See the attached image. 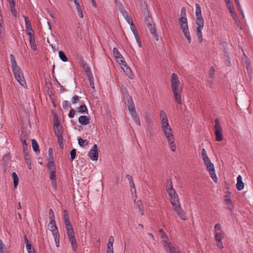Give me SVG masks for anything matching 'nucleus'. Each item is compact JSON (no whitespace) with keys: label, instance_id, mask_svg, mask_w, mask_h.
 <instances>
[{"label":"nucleus","instance_id":"nucleus-1","mask_svg":"<svg viewBox=\"0 0 253 253\" xmlns=\"http://www.w3.org/2000/svg\"><path fill=\"white\" fill-rule=\"evenodd\" d=\"M10 58L13 73L15 79L22 86L25 87L26 83L23 72L20 68L18 66L14 56L13 54H10Z\"/></svg>","mask_w":253,"mask_h":253},{"label":"nucleus","instance_id":"nucleus-2","mask_svg":"<svg viewBox=\"0 0 253 253\" xmlns=\"http://www.w3.org/2000/svg\"><path fill=\"white\" fill-rule=\"evenodd\" d=\"M144 15L145 16L144 22L145 25L149 29V31L154 39L156 41H158L159 39V36L157 33L156 29L151 16L150 15L148 12H145Z\"/></svg>","mask_w":253,"mask_h":253},{"label":"nucleus","instance_id":"nucleus-3","mask_svg":"<svg viewBox=\"0 0 253 253\" xmlns=\"http://www.w3.org/2000/svg\"><path fill=\"white\" fill-rule=\"evenodd\" d=\"M169 200L173 210L176 212L179 217L184 220H186V214L181 207L179 198L177 197L176 199L174 198Z\"/></svg>","mask_w":253,"mask_h":253},{"label":"nucleus","instance_id":"nucleus-4","mask_svg":"<svg viewBox=\"0 0 253 253\" xmlns=\"http://www.w3.org/2000/svg\"><path fill=\"white\" fill-rule=\"evenodd\" d=\"M171 91H182V88L180 86V82L177 76L175 73H173L171 77Z\"/></svg>","mask_w":253,"mask_h":253},{"label":"nucleus","instance_id":"nucleus-5","mask_svg":"<svg viewBox=\"0 0 253 253\" xmlns=\"http://www.w3.org/2000/svg\"><path fill=\"white\" fill-rule=\"evenodd\" d=\"M49 170L50 171V179L51 180V182L53 187L56 189L57 186L56 179V168L54 163H50L47 165Z\"/></svg>","mask_w":253,"mask_h":253},{"label":"nucleus","instance_id":"nucleus-6","mask_svg":"<svg viewBox=\"0 0 253 253\" xmlns=\"http://www.w3.org/2000/svg\"><path fill=\"white\" fill-rule=\"evenodd\" d=\"M166 190L169 194L170 199H176L178 197V194L176 193L175 190L173 189L172 181L170 179H168L166 182Z\"/></svg>","mask_w":253,"mask_h":253},{"label":"nucleus","instance_id":"nucleus-7","mask_svg":"<svg viewBox=\"0 0 253 253\" xmlns=\"http://www.w3.org/2000/svg\"><path fill=\"white\" fill-rule=\"evenodd\" d=\"M214 122L215 125L214 126V128L215 130L216 140L218 141H221L223 140V137L222 134V127L220 126L219 121L218 119H215Z\"/></svg>","mask_w":253,"mask_h":253},{"label":"nucleus","instance_id":"nucleus-8","mask_svg":"<svg viewBox=\"0 0 253 253\" xmlns=\"http://www.w3.org/2000/svg\"><path fill=\"white\" fill-rule=\"evenodd\" d=\"M53 129L56 135L63 134V126L60 125V122L56 116L53 118Z\"/></svg>","mask_w":253,"mask_h":253},{"label":"nucleus","instance_id":"nucleus-9","mask_svg":"<svg viewBox=\"0 0 253 253\" xmlns=\"http://www.w3.org/2000/svg\"><path fill=\"white\" fill-rule=\"evenodd\" d=\"M113 52L117 62H118L121 65L123 64L126 63L124 58L120 53L117 48L114 47L113 50Z\"/></svg>","mask_w":253,"mask_h":253},{"label":"nucleus","instance_id":"nucleus-10","mask_svg":"<svg viewBox=\"0 0 253 253\" xmlns=\"http://www.w3.org/2000/svg\"><path fill=\"white\" fill-rule=\"evenodd\" d=\"M89 156L92 161H97L98 158L97 145L94 144L89 152Z\"/></svg>","mask_w":253,"mask_h":253},{"label":"nucleus","instance_id":"nucleus-11","mask_svg":"<svg viewBox=\"0 0 253 253\" xmlns=\"http://www.w3.org/2000/svg\"><path fill=\"white\" fill-rule=\"evenodd\" d=\"M196 6V23H204V19L201 14V9L200 5L198 3L195 4Z\"/></svg>","mask_w":253,"mask_h":253},{"label":"nucleus","instance_id":"nucleus-12","mask_svg":"<svg viewBox=\"0 0 253 253\" xmlns=\"http://www.w3.org/2000/svg\"><path fill=\"white\" fill-rule=\"evenodd\" d=\"M198 27L196 28V35L198 38V40L199 42H202L203 41V35L202 33V30L204 27V23H196Z\"/></svg>","mask_w":253,"mask_h":253},{"label":"nucleus","instance_id":"nucleus-13","mask_svg":"<svg viewBox=\"0 0 253 253\" xmlns=\"http://www.w3.org/2000/svg\"><path fill=\"white\" fill-rule=\"evenodd\" d=\"M166 137L168 140H170V138L173 137L172 129L170 126L162 128Z\"/></svg>","mask_w":253,"mask_h":253},{"label":"nucleus","instance_id":"nucleus-14","mask_svg":"<svg viewBox=\"0 0 253 253\" xmlns=\"http://www.w3.org/2000/svg\"><path fill=\"white\" fill-rule=\"evenodd\" d=\"M182 91H172L173 98L175 102L178 104H182L181 94Z\"/></svg>","mask_w":253,"mask_h":253},{"label":"nucleus","instance_id":"nucleus-15","mask_svg":"<svg viewBox=\"0 0 253 253\" xmlns=\"http://www.w3.org/2000/svg\"><path fill=\"white\" fill-rule=\"evenodd\" d=\"M114 241V239L113 236H110L107 246L106 253H114L113 247Z\"/></svg>","mask_w":253,"mask_h":253},{"label":"nucleus","instance_id":"nucleus-16","mask_svg":"<svg viewBox=\"0 0 253 253\" xmlns=\"http://www.w3.org/2000/svg\"><path fill=\"white\" fill-rule=\"evenodd\" d=\"M126 104L130 113L135 111L134 104L132 98L130 96L127 97V102Z\"/></svg>","mask_w":253,"mask_h":253},{"label":"nucleus","instance_id":"nucleus-17","mask_svg":"<svg viewBox=\"0 0 253 253\" xmlns=\"http://www.w3.org/2000/svg\"><path fill=\"white\" fill-rule=\"evenodd\" d=\"M74 235H69L68 237L69 241L71 244L72 250L74 251H76L78 245Z\"/></svg>","mask_w":253,"mask_h":253},{"label":"nucleus","instance_id":"nucleus-18","mask_svg":"<svg viewBox=\"0 0 253 253\" xmlns=\"http://www.w3.org/2000/svg\"><path fill=\"white\" fill-rule=\"evenodd\" d=\"M74 235H69L68 237L69 241L71 244L72 250L74 251H76L78 245Z\"/></svg>","mask_w":253,"mask_h":253},{"label":"nucleus","instance_id":"nucleus-19","mask_svg":"<svg viewBox=\"0 0 253 253\" xmlns=\"http://www.w3.org/2000/svg\"><path fill=\"white\" fill-rule=\"evenodd\" d=\"M121 68L129 78L131 77L132 75V72L130 68L127 65L126 62V63L121 65Z\"/></svg>","mask_w":253,"mask_h":253},{"label":"nucleus","instance_id":"nucleus-20","mask_svg":"<svg viewBox=\"0 0 253 253\" xmlns=\"http://www.w3.org/2000/svg\"><path fill=\"white\" fill-rule=\"evenodd\" d=\"M89 117L86 116H81L79 118L78 121L80 124L85 126L89 123Z\"/></svg>","mask_w":253,"mask_h":253},{"label":"nucleus","instance_id":"nucleus-21","mask_svg":"<svg viewBox=\"0 0 253 253\" xmlns=\"http://www.w3.org/2000/svg\"><path fill=\"white\" fill-rule=\"evenodd\" d=\"M237 182L236 185V188L239 191L242 190L244 188V183L242 180L241 175H239L237 177Z\"/></svg>","mask_w":253,"mask_h":253},{"label":"nucleus","instance_id":"nucleus-22","mask_svg":"<svg viewBox=\"0 0 253 253\" xmlns=\"http://www.w3.org/2000/svg\"><path fill=\"white\" fill-rule=\"evenodd\" d=\"M66 230H67V236L75 235V233L73 230V226L70 222H67V223H65Z\"/></svg>","mask_w":253,"mask_h":253},{"label":"nucleus","instance_id":"nucleus-23","mask_svg":"<svg viewBox=\"0 0 253 253\" xmlns=\"http://www.w3.org/2000/svg\"><path fill=\"white\" fill-rule=\"evenodd\" d=\"M48 228L49 230L52 231V235H54L55 233L56 234L58 233V231H57V228L56 225L55 224V221L53 222L52 223H49Z\"/></svg>","mask_w":253,"mask_h":253},{"label":"nucleus","instance_id":"nucleus-24","mask_svg":"<svg viewBox=\"0 0 253 253\" xmlns=\"http://www.w3.org/2000/svg\"><path fill=\"white\" fill-rule=\"evenodd\" d=\"M164 247L167 251H169V253H176L175 248L173 247L169 246L167 242L164 241Z\"/></svg>","mask_w":253,"mask_h":253},{"label":"nucleus","instance_id":"nucleus-25","mask_svg":"<svg viewBox=\"0 0 253 253\" xmlns=\"http://www.w3.org/2000/svg\"><path fill=\"white\" fill-rule=\"evenodd\" d=\"M131 114V117L134 121V122L136 123V124L139 126H140V122L139 120V116L137 114L136 111H133V112L130 113Z\"/></svg>","mask_w":253,"mask_h":253},{"label":"nucleus","instance_id":"nucleus-26","mask_svg":"<svg viewBox=\"0 0 253 253\" xmlns=\"http://www.w3.org/2000/svg\"><path fill=\"white\" fill-rule=\"evenodd\" d=\"M179 24L180 25L181 28L188 27L187 18L180 17L179 20Z\"/></svg>","mask_w":253,"mask_h":253},{"label":"nucleus","instance_id":"nucleus-27","mask_svg":"<svg viewBox=\"0 0 253 253\" xmlns=\"http://www.w3.org/2000/svg\"><path fill=\"white\" fill-rule=\"evenodd\" d=\"M227 6L230 11V13H231L232 18H235L237 14L235 12L234 7L233 6L232 3L228 4V5H227Z\"/></svg>","mask_w":253,"mask_h":253},{"label":"nucleus","instance_id":"nucleus-28","mask_svg":"<svg viewBox=\"0 0 253 253\" xmlns=\"http://www.w3.org/2000/svg\"><path fill=\"white\" fill-rule=\"evenodd\" d=\"M53 150L51 148H49L48 149V162L47 165H48L50 163H54L53 162Z\"/></svg>","mask_w":253,"mask_h":253},{"label":"nucleus","instance_id":"nucleus-29","mask_svg":"<svg viewBox=\"0 0 253 253\" xmlns=\"http://www.w3.org/2000/svg\"><path fill=\"white\" fill-rule=\"evenodd\" d=\"M31 47L32 49L36 51L37 50V44L35 42V37L29 38V39Z\"/></svg>","mask_w":253,"mask_h":253},{"label":"nucleus","instance_id":"nucleus-30","mask_svg":"<svg viewBox=\"0 0 253 253\" xmlns=\"http://www.w3.org/2000/svg\"><path fill=\"white\" fill-rule=\"evenodd\" d=\"M224 233L223 231L217 232L215 233V240L216 241H220L223 238Z\"/></svg>","mask_w":253,"mask_h":253},{"label":"nucleus","instance_id":"nucleus-31","mask_svg":"<svg viewBox=\"0 0 253 253\" xmlns=\"http://www.w3.org/2000/svg\"><path fill=\"white\" fill-rule=\"evenodd\" d=\"M12 176L13 178V184L14 188H16L19 183V178L15 172H13Z\"/></svg>","mask_w":253,"mask_h":253},{"label":"nucleus","instance_id":"nucleus-32","mask_svg":"<svg viewBox=\"0 0 253 253\" xmlns=\"http://www.w3.org/2000/svg\"><path fill=\"white\" fill-rule=\"evenodd\" d=\"M136 206L139 209V212L141 214L143 215L144 214L143 204L141 201H137L136 202Z\"/></svg>","mask_w":253,"mask_h":253},{"label":"nucleus","instance_id":"nucleus-33","mask_svg":"<svg viewBox=\"0 0 253 253\" xmlns=\"http://www.w3.org/2000/svg\"><path fill=\"white\" fill-rule=\"evenodd\" d=\"M174 138L172 137V138H170V140H168V143H169L170 148L173 152L175 151L176 150V145L174 143Z\"/></svg>","mask_w":253,"mask_h":253},{"label":"nucleus","instance_id":"nucleus-34","mask_svg":"<svg viewBox=\"0 0 253 253\" xmlns=\"http://www.w3.org/2000/svg\"><path fill=\"white\" fill-rule=\"evenodd\" d=\"M57 137L58 142L60 148L63 149L64 147L63 142V136L62 134H59V135H56Z\"/></svg>","mask_w":253,"mask_h":253},{"label":"nucleus","instance_id":"nucleus-35","mask_svg":"<svg viewBox=\"0 0 253 253\" xmlns=\"http://www.w3.org/2000/svg\"><path fill=\"white\" fill-rule=\"evenodd\" d=\"M32 145L33 150L35 152L39 151V147L38 143L35 139L32 140Z\"/></svg>","mask_w":253,"mask_h":253},{"label":"nucleus","instance_id":"nucleus-36","mask_svg":"<svg viewBox=\"0 0 253 253\" xmlns=\"http://www.w3.org/2000/svg\"><path fill=\"white\" fill-rule=\"evenodd\" d=\"M59 56L61 60H62L64 62H66L68 61V59L65 55L64 52L63 51H59L58 52Z\"/></svg>","mask_w":253,"mask_h":253},{"label":"nucleus","instance_id":"nucleus-37","mask_svg":"<svg viewBox=\"0 0 253 253\" xmlns=\"http://www.w3.org/2000/svg\"><path fill=\"white\" fill-rule=\"evenodd\" d=\"M49 217L50 219V223L55 222L54 212L51 209L49 211Z\"/></svg>","mask_w":253,"mask_h":253},{"label":"nucleus","instance_id":"nucleus-38","mask_svg":"<svg viewBox=\"0 0 253 253\" xmlns=\"http://www.w3.org/2000/svg\"><path fill=\"white\" fill-rule=\"evenodd\" d=\"M0 249L1 253H8L5 245H4L0 239Z\"/></svg>","mask_w":253,"mask_h":253},{"label":"nucleus","instance_id":"nucleus-39","mask_svg":"<svg viewBox=\"0 0 253 253\" xmlns=\"http://www.w3.org/2000/svg\"><path fill=\"white\" fill-rule=\"evenodd\" d=\"M161 124H162V128L167 127L168 126H170V125L169 124L168 122V119H163L161 120Z\"/></svg>","mask_w":253,"mask_h":253},{"label":"nucleus","instance_id":"nucleus-40","mask_svg":"<svg viewBox=\"0 0 253 253\" xmlns=\"http://www.w3.org/2000/svg\"><path fill=\"white\" fill-rule=\"evenodd\" d=\"M78 143L80 146H84L87 145L88 143V141L87 140H84L82 138H79L78 139Z\"/></svg>","mask_w":253,"mask_h":253},{"label":"nucleus","instance_id":"nucleus-41","mask_svg":"<svg viewBox=\"0 0 253 253\" xmlns=\"http://www.w3.org/2000/svg\"><path fill=\"white\" fill-rule=\"evenodd\" d=\"M53 236H54V238L56 246L57 247H58L59 246L60 241L59 234V233L56 234V233H55V234L53 235Z\"/></svg>","mask_w":253,"mask_h":253},{"label":"nucleus","instance_id":"nucleus-42","mask_svg":"<svg viewBox=\"0 0 253 253\" xmlns=\"http://www.w3.org/2000/svg\"><path fill=\"white\" fill-rule=\"evenodd\" d=\"M129 25L130 26V29H131L132 32H133V33L134 35V37L138 36V33L137 31L135 25H134V24L132 23Z\"/></svg>","mask_w":253,"mask_h":253},{"label":"nucleus","instance_id":"nucleus-43","mask_svg":"<svg viewBox=\"0 0 253 253\" xmlns=\"http://www.w3.org/2000/svg\"><path fill=\"white\" fill-rule=\"evenodd\" d=\"M78 109L79 112L82 113H84V112L87 111V108H86V107L85 104H83V105H81L78 108Z\"/></svg>","mask_w":253,"mask_h":253},{"label":"nucleus","instance_id":"nucleus-44","mask_svg":"<svg viewBox=\"0 0 253 253\" xmlns=\"http://www.w3.org/2000/svg\"><path fill=\"white\" fill-rule=\"evenodd\" d=\"M64 219L65 223H67V222H70L69 220L68 212L67 210H65L64 211Z\"/></svg>","mask_w":253,"mask_h":253},{"label":"nucleus","instance_id":"nucleus-45","mask_svg":"<svg viewBox=\"0 0 253 253\" xmlns=\"http://www.w3.org/2000/svg\"><path fill=\"white\" fill-rule=\"evenodd\" d=\"M26 249L28 253H36L35 250L32 245H26Z\"/></svg>","mask_w":253,"mask_h":253},{"label":"nucleus","instance_id":"nucleus-46","mask_svg":"<svg viewBox=\"0 0 253 253\" xmlns=\"http://www.w3.org/2000/svg\"><path fill=\"white\" fill-rule=\"evenodd\" d=\"M24 154L25 160L26 161V164H29V162H31L30 156L29 155L28 152L26 151Z\"/></svg>","mask_w":253,"mask_h":253},{"label":"nucleus","instance_id":"nucleus-47","mask_svg":"<svg viewBox=\"0 0 253 253\" xmlns=\"http://www.w3.org/2000/svg\"><path fill=\"white\" fill-rule=\"evenodd\" d=\"M235 1L237 4V6L238 10L240 11L241 13L242 14L243 17H244V15L243 11L242 9L239 0H235Z\"/></svg>","mask_w":253,"mask_h":253},{"label":"nucleus","instance_id":"nucleus-48","mask_svg":"<svg viewBox=\"0 0 253 253\" xmlns=\"http://www.w3.org/2000/svg\"><path fill=\"white\" fill-rule=\"evenodd\" d=\"M76 155V150L75 149H73L72 150H71V151H70V156H71L70 159H71V161H73L75 159Z\"/></svg>","mask_w":253,"mask_h":253},{"label":"nucleus","instance_id":"nucleus-49","mask_svg":"<svg viewBox=\"0 0 253 253\" xmlns=\"http://www.w3.org/2000/svg\"><path fill=\"white\" fill-rule=\"evenodd\" d=\"M119 8L120 9L121 12L124 17H127V16H128L127 12L124 9V6L122 4L119 5Z\"/></svg>","mask_w":253,"mask_h":253},{"label":"nucleus","instance_id":"nucleus-50","mask_svg":"<svg viewBox=\"0 0 253 253\" xmlns=\"http://www.w3.org/2000/svg\"><path fill=\"white\" fill-rule=\"evenodd\" d=\"M206 168L208 171L209 172L212 171L214 170V167L213 164L211 163L209 165L206 166Z\"/></svg>","mask_w":253,"mask_h":253},{"label":"nucleus","instance_id":"nucleus-51","mask_svg":"<svg viewBox=\"0 0 253 253\" xmlns=\"http://www.w3.org/2000/svg\"><path fill=\"white\" fill-rule=\"evenodd\" d=\"M21 141H22V143L24 153H25V152L28 150V144L26 142V141H25V140Z\"/></svg>","mask_w":253,"mask_h":253},{"label":"nucleus","instance_id":"nucleus-52","mask_svg":"<svg viewBox=\"0 0 253 253\" xmlns=\"http://www.w3.org/2000/svg\"><path fill=\"white\" fill-rule=\"evenodd\" d=\"M69 104L68 101L65 100L62 102V107L64 110H68L69 108Z\"/></svg>","mask_w":253,"mask_h":253},{"label":"nucleus","instance_id":"nucleus-53","mask_svg":"<svg viewBox=\"0 0 253 253\" xmlns=\"http://www.w3.org/2000/svg\"><path fill=\"white\" fill-rule=\"evenodd\" d=\"M210 172V175H211V178L213 179V180L215 182H217V178L216 176V174L215 173V171H211Z\"/></svg>","mask_w":253,"mask_h":253},{"label":"nucleus","instance_id":"nucleus-54","mask_svg":"<svg viewBox=\"0 0 253 253\" xmlns=\"http://www.w3.org/2000/svg\"><path fill=\"white\" fill-rule=\"evenodd\" d=\"M21 140H25L27 141V139L28 138V136L27 133L26 132H24L23 131L22 132L20 135Z\"/></svg>","mask_w":253,"mask_h":253},{"label":"nucleus","instance_id":"nucleus-55","mask_svg":"<svg viewBox=\"0 0 253 253\" xmlns=\"http://www.w3.org/2000/svg\"><path fill=\"white\" fill-rule=\"evenodd\" d=\"M160 117L161 120H162L163 119H168L166 113L163 110H161L160 111Z\"/></svg>","mask_w":253,"mask_h":253},{"label":"nucleus","instance_id":"nucleus-56","mask_svg":"<svg viewBox=\"0 0 253 253\" xmlns=\"http://www.w3.org/2000/svg\"><path fill=\"white\" fill-rule=\"evenodd\" d=\"M14 7L15 6H12V7H9V8H10V11H11V12L12 15L14 17H17V11L16 10V9L14 8Z\"/></svg>","mask_w":253,"mask_h":253},{"label":"nucleus","instance_id":"nucleus-57","mask_svg":"<svg viewBox=\"0 0 253 253\" xmlns=\"http://www.w3.org/2000/svg\"><path fill=\"white\" fill-rule=\"evenodd\" d=\"M80 97L78 95L74 96L72 98V102L73 104H76L79 102Z\"/></svg>","mask_w":253,"mask_h":253},{"label":"nucleus","instance_id":"nucleus-58","mask_svg":"<svg viewBox=\"0 0 253 253\" xmlns=\"http://www.w3.org/2000/svg\"><path fill=\"white\" fill-rule=\"evenodd\" d=\"M25 31H33V29L31 27V23H27V24H25Z\"/></svg>","mask_w":253,"mask_h":253},{"label":"nucleus","instance_id":"nucleus-59","mask_svg":"<svg viewBox=\"0 0 253 253\" xmlns=\"http://www.w3.org/2000/svg\"><path fill=\"white\" fill-rule=\"evenodd\" d=\"M214 231H215V233H216L217 232L222 231L221 230V225L220 224L217 223L215 225Z\"/></svg>","mask_w":253,"mask_h":253},{"label":"nucleus","instance_id":"nucleus-60","mask_svg":"<svg viewBox=\"0 0 253 253\" xmlns=\"http://www.w3.org/2000/svg\"><path fill=\"white\" fill-rule=\"evenodd\" d=\"M201 156H202V159L208 158L207 152H206L205 149L204 148L202 149Z\"/></svg>","mask_w":253,"mask_h":253},{"label":"nucleus","instance_id":"nucleus-61","mask_svg":"<svg viewBox=\"0 0 253 253\" xmlns=\"http://www.w3.org/2000/svg\"><path fill=\"white\" fill-rule=\"evenodd\" d=\"M186 9L183 7L181 9L180 17H186Z\"/></svg>","mask_w":253,"mask_h":253},{"label":"nucleus","instance_id":"nucleus-62","mask_svg":"<svg viewBox=\"0 0 253 253\" xmlns=\"http://www.w3.org/2000/svg\"><path fill=\"white\" fill-rule=\"evenodd\" d=\"M77 10L78 11L79 16L81 18H83L84 14H83V11L82 7H80L79 8H77Z\"/></svg>","mask_w":253,"mask_h":253},{"label":"nucleus","instance_id":"nucleus-63","mask_svg":"<svg viewBox=\"0 0 253 253\" xmlns=\"http://www.w3.org/2000/svg\"><path fill=\"white\" fill-rule=\"evenodd\" d=\"M226 205H227V208L228 209V210L230 211L233 210L234 208V206L232 204L231 201H230V203H226Z\"/></svg>","mask_w":253,"mask_h":253},{"label":"nucleus","instance_id":"nucleus-64","mask_svg":"<svg viewBox=\"0 0 253 253\" xmlns=\"http://www.w3.org/2000/svg\"><path fill=\"white\" fill-rule=\"evenodd\" d=\"M75 113H76V112L74 110V109H72L69 113V115H68V116L70 118H74L75 115Z\"/></svg>","mask_w":253,"mask_h":253}]
</instances>
